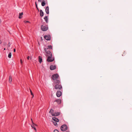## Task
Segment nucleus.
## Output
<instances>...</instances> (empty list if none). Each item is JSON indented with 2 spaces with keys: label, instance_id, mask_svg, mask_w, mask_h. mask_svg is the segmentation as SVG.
I'll return each instance as SVG.
<instances>
[{
  "label": "nucleus",
  "instance_id": "f257e3e1",
  "mask_svg": "<svg viewBox=\"0 0 132 132\" xmlns=\"http://www.w3.org/2000/svg\"><path fill=\"white\" fill-rule=\"evenodd\" d=\"M60 129L62 131H65L68 129L67 126L65 124L61 126Z\"/></svg>",
  "mask_w": 132,
  "mask_h": 132
},
{
  "label": "nucleus",
  "instance_id": "f03ea898",
  "mask_svg": "<svg viewBox=\"0 0 132 132\" xmlns=\"http://www.w3.org/2000/svg\"><path fill=\"white\" fill-rule=\"evenodd\" d=\"M52 56H51L48 57L46 60L48 62H51L54 61L55 59L54 57Z\"/></svg>",
  "mask_w": 132,
  "mask_h": 132
},
{
  "label": "nucleus",
  "instance_id": "7ed1b4c3",
  "mask_svg": "<svg viewBox=\"0 0 132 132\" xmlns=\"http://www.w3.org/2000/svg\"><path fill=\"white\" fill-rule=\"evenodd\" d=\"M41 27L42 30L43 31H46L48 29V26L47 25H42Z\"/></svg>",
  "mask_w": 132,
  "mask_h": 132
},
{
  "label": "nucleus",
  "instance_id": "20e7f679",
  "mask_svg": "<svg viewBox=\"0 0 132 132\" xmlns=\"http://www.w3.org/2000/svg\"><path fill=\"white\" fill-rule=\"evenodd\" d=\"M59 77V75L57 74H53L52 75L51 77V79L53 80L57 79Z\"/></svg>",
  "mask_w": 132,
  "mask_h": 132
},
{
  "label": "nucleus",
  "instance_id": "39448f33",
  "mask_svg": "<svg viewBox=\"0 0 132 132\" xmlns=\"http://www.w3.org/2000/svg\"><path fill=\"white\" fill-rule=\"evenodd\" d=\"M46 52L45 55L46 56H52L51 52L49 51H45Z\"/></svg>",
  "mask_w": 132,
  "mask_h": 132
},
{
  "label": "nucleus",
  "instance_id": "423d86ee",
  "mask_svg": "<svg viewBox=\"0 0 132 132\" xmlns=\"http://www.w3.org/2000/svg\"><path fill=\"white\" fill-rule=\"evenodd\" d=\"M62 88V87L61 84L56 85L54 86V88L56 89H61Z\"/></svg>",
  "mask_w": 132,
  "mask_h": 132
},
{
  "label": "nucleus",
  "instance_id": "0eeeda50",
  "mask_svg": "<svg viewBox=\"0 0 132 132\" xmlns=\"http://www.w3.org/2000/svg\"><path fill=\"white\" fill-rule=\"evenodd\" d=\"M44 38L47 40H50L51 39V36L49 35H45L44 37Z\"/></svg>",
  "mask_w": 132,
  "mask_h": 132
},
{
  "label": "nucleus",
  "instance_id": "6e6552de",
  "mask_svg": "<svg viewBox=\"0 0 132 132\" xmlns=\"http://www.w3.org/2000/svg\"><path fill=\"white\" fill-rule=\"evenodd\" d=\"M52 49V46L51 45H48L46 46V48H44V51H47V49Z\"/></svg>",
  "mask_w": 132,
  "mask_h": 132
},
{
  "label": "nucleus",
  "instance_id": "1a4fd4ad",
  "mask_svg": "<svg viewBox=\"0 0 132 132\" xmlns=\"http://www.w3.org/2000/svg\"><path fill=\"white\" fill-rule=\"evenodd\" d=\"M53 83L55 85L60 84V80L58 79L55 80H54Z\"/></svg>",
  "mask_w": 132,
  "mask_h": 132
},
{
  "label": "nucleus",
  "instance_id": "9d476101",
  "mask_svg": "<svg viewBox=\"0 0 132 132\" xmlns=\"http://www.w3.org/2000/svg\"><path fill=\"white\" fill-rule=\"evenodd\" d=\"M31 120L32 123V124L31 125V127H32V128L35 130V131H36V129L35 127V126H36V125L33 122L32 119H31Z\"/></svg>",
  "mask_w": 132,
  "mask_h": 132
},
{
  "label": "nucleus",
  "instance_id": "9b49d317",
  "mask_svg": "<svg viewBox=\"0 0 132 132\" xmlns=\"http://www.w3.org/2000/svg\"><path fill=\"white\" fill-rule=\"evenodd\" d=\"M62 95V93L60 90L57 91L56 93V95L57 97H59L61 96Z\"/></svg>",
  "mask_w": 132,
  "mask_h": 132
},
{
  "label": "nucleus",
  "instance_id": "f8f14e48",
  "mask_svg": "<svg viewBox=\"0 0 132 132\" xmlns=\"http://www.w3.org/2000/svg\"><path fill=\"white\" fill-rule=\"evenodd\" d=\"M56 69V66L55 65H51L50 66V69L51 70H54Z\"/></svg>",
  "mask_w": 132,
  "mask_h": 132
},
{
  "label": "nucleus",
  "instance_id": "ddd939ff",
  "mask_svg": "<svg viewBox=\"0 0 132 132\" xmlns=\"http://www.w3.org/2000/svg\"><path fill=\"white\" fill-rule=\"evenodd\" d=\"M55 102H56L58 104H60L61 103V100L60 99H56L55 100Z\"/></svg>",
  "mask_w": 132,
  "mask_h": 132
},
{
  "label": "nucleus",
  "instance_id": "4468645a",
  "mask_svg": "<svg viewBox=\"0 0 132 132\" xmlns=\"http://www.w3.org/2000/svg\"><path fill=\"white\" fill-rule=\"evenodd\" d=\"M60 112H55L54 114H53V116H56L60 115Z\"/></svg>",
  "mask_w": 132,
  "mask_h": 132
},
{
  "label": "nucleus",
  "instance_id": "2eb2a0df",
  "mask_svg": "<svg viewBox=\"0 0 132 132\" xmlns=\"http://www.w3.org/2000/svg\"><path fill=\"white\" fill-rule=\"evenodd\" d=\"M52 119L55 122H58L59 121V120L56 117H53L52 118Z\"/></svg>",
  "mask_w": 132,
  "mask_h": 132
},
{
  "label": "nucleus",
  "instance_id": "dca6fc26",
  "mask_svg": "<svg viewBox=\"0 0 132 132\" xmlns=\"http://www.w3.org/2000/svg\"><path fill=\"white\" fill-rule=\"evenodd\" d=\"M45 11L47 14L49 13V9L48 6H47L45 9Z\"/></svg>",
  "mask_w": 132,
  "mask_h": 132
},
{
  "label": "nucleus",
  "instance_id": "f3484780",
  "mask_svg": "<svg viewBox=\"0 0 132 132\" xmlns=\"http://www.w3.org/2000/svg\"><path fill=\"white\" fill-rule=\"evenodd\" d=\"M40 15L41 17H42L44 15V12L41 10H40Z\"/></svg>",
  "mask_w": 132,
  "mask_h": 132
},
{
  "label": "nucleus",
  "instance_id": "a211bd4d",
  "mask_svg": "<svg viewBox=\"0 0 132 132\" xmlns=\"http://www.w3.org/2000/svg\"><path fill=\"white\" fill-rule=\"evenodd\" d=\"M39 61L40 63H41L42 61V59L41 56H39L38 57Z\"/></svg>",
  "mask_w": 132,
  "mask_h": 132
},
{
  "label": "nucleus",
  "instance_id": "6ab92c4d",
  "mask_svg": "<svg viewBox=\"0 0 132 132\" xmlns=\"http://www.w3.org/2000/svg\"><path fill=\"white\" fill-rule=\"evenodd\" d=\"M44 19L45 21L47 23L48 22V17L47 16H45L44 18Z\"/></svg>",
  "mask_w": 132,
  "mask_h": 132
},
{
  "label": "nucleus",
  "instance_id": "aec40b11",
  "mask_svg": "<svg viewBox=\"0 0 132 132\" xmlns=\"http://www.w3.org/2000/svg\"><path fill=\"white\" fill-rule=\"evenodd\" d=\"M54 110L52 109H51L49 111V113L51 114L52 116H53V114H54Z\"/></svg>",
  "mask_w": 132,
  "mask_h": 132
},
{
  "label": "nucleus",
  "instance_id": "412c9836",
  "mask_svg": "<svg viewBox=\"0 0 132 132\" xmlns=\"http://www.w3.org/2000/svg\"><path fill=\"white\" fill-rule=\"evenodd\" d=\"M45 1L44 0H43L41 3L42 5L44 6L45 5Z\"/></svg>",
  "mask_w": 132,
  "mask_h": 132
},
{
  "label": "nucleus",
  "instance_id": "4be33fe9",
  "mask_svg": "<svg viewBox=\"0 0 132 132\" xmlns=\"http://www.w3.org/2000/svg\"><path fill=\"white\" fill-rule=\"evenodd\" d=\"M23 14V13L22 12L21 13H20L19 14V18L20 19H21L22 17V16H22Z\"/></svg>",
  "mask_w": 132,
  "mask_h": 132
},
{
  "label": "nucleus",
  "instance_id": "5701e85b",
  "mask_svg": "<svg viewBox=\"0 0 132 132\" xmlns=\"http://www.w3.org/2000/svg\"><path fill=\"white\" fill-rule=\"evenodd\" d=\"M12 77L11 76H10L9 78V81L10 83H11L12 81Z\"/></svg>",
  "mask_w": 132,
  "mask_h": 132
},
{
  "label": "nucleus",
  "instance_id": "b1692460",
  "mask_svg": "<svg viewBox=\"0 0 132 132\" xmlns=\"http://www.w3.org/2000/svg\"><path fill=\"white\" fill-rule=\"evenodd\" d=\"M12 54L10 52L8 54V57L10 58H11V56Z\"/></svg>",
  "mask_w": 132,
  "mask_h": 132
},
{
  "label": "nucleus",
  "instance_id": "393cba45",
  "mask_svg": "<svg viewBox=\"0 0 132 132\" xmlns=\"http://www.w3.org/2000/svg\"><path fill=\"white\" fill-rule=\"evenodd\" d=\"M56 122H53V123L54 125L55 126H57V124Z\"/></svg>",
  "mask_w": 132,
  "mask_h": 132
},
{
  "label": "nucleus",
  "instance_id": "a878e982",
  "mask_svg": "<svg viewBox=\"0 0 132 132\" xmlns=\"http://www.w3.org/2000/svg\"><path fill=\"white\" fill-rule=\"evenodd\" d=\"M30 92L31 93V95H32L33 97L34 96V95L33 93H32V92L31 90L30 89Z\"/></svg>",
  "mask_w": 132,
  "mask_h": 132
},
{
  "label": "nucleus",
  "instance_id": "bb28decb",
  "mask_svg": "<svg viewBox=\"0 0 132 132\" xmlns=\"http://www.w3.org/2000/svg\"><path fill=\"white\" fill-rule=\"evenodd\" d=\"M11 45V44L10 43V42H9L8 44V47H10Z\"/></svg>",
  "mask_w": 132,
  "mask_h": 132
},
{
  "label": "nucleus",
  "instance_id": "cd10ccee",
  "mask_svg": "<svg viewBox=\"0 0 132 132\" xmlns=\"http://www.w3.org/2000/svg\"><path fill=\"white\" fill-rule=\"evenodd\" d=\"M54 132H59V131L57 130V129H55L54 130Z\"/></svg>",
  "mask_w": 132,
  "mask_h": 132
},
{
  "label": "nucleus",
  "instance_id": "c85d7f7f",
  "mask_svg": "<svg viewBox=\"0 0 132 132\" xmlns=\"http://www.w3.org/2000/svg\"><path fill=\"white\" fill-rule=\"evenodd\" d=\"M24 22L25 23H27L28 22H30L29 21H24Z\"/></svg>",
  "mask_w": 132,
  "mask_h": 132
},
{
  "label": "nucleus",
  "instance_id": "c756f323",
  "mask_svg": "<svg viewBox=\"0 0 132 132\" xmlns=\"http://www.w3.org/2000/svg\"><path fill=\"white\" fill-rule=\"evenodd\" d=\"M35 4H36V7H37V9H38V10L39 11V9L38 8L37 6L36 2V3H35Z\"/></svg>",
  "mask_w": 132,
  "mask_h": 132
},
{
  "label": "nucleus",
  "instance_id": "7c9ffc66",
  "mask_svg": "<svg viewBox=\"0 0 132 132\" xmlns=\"http://www.w3.org/2000/svg\"><path fill=\"white\" fill-rule=\"evenodd\" d=\"M30 58V57L29 56H28L27 57V59L28 60H29Z\"/></svg>",
  "mask_w": 132,
  "mask_h": 132
},
{
  "label": "nucleus",
  "instance_id": "2f4dec72",
  "mask_svg": "<svg viewBox=\"0 0 132 132\" xmlns=\"http://www.w3.org/2000/svg\"><path fill=\"white\" fill-rule=\"evenodd\" d=\"M20 62L21 64H22V60L21 59L20 60Z\"/></svg>",
  "mask_w": 132,
  "mask_h": 132
},
{
  "label": "nucleus",
  "instance_id": "473e14b6",
  "mask_svg": "<svg viewBox=\"0 0 132 132\" xmlns=\"http://www.w3.org/2000/svg\"><path fill=\"white\" fill-rule=\"evenodd\" d=\"M13 51L14 52H15V48L14 49Z\"/></svg>",
  "mask_w": 132,
  "mask_h": 132
},
{
  "label": "nucleus",
  "instance_id": "72a5a7b5",
  "mask_svg": "<svg viewBox=\"0 0 132 132\" xmlns=\"http://www.w3.org/2000/svg\"><path fill=\"white\" fill-rule=\"evenodd\" d=\"M6 43H5L4 44V45H5H5H6Z\"/></svg>",
  "mask_w": 132,
  "mask_h": 132
},
{
  "label": "nucleus",
  "instance_id": "f704fd0d",
  "mask_svg": "<svg viewBox=\"0 0 132 132\" xmlns=\"http://www.w3.org/2000/svg\"><path fill=\"white\" fill-rule=\"evenodd\" d=\"M38 2H41L42 1V0H38Z\"/></svg>",
  "mask_w": 132,
  "mask_h": 132
},
{
  "label": "nucleus",
  "instance_id": "c9c22d12",
  "mask_svg": "<svg viewBox=\"0 0 132 132\" xmlns=\"http://www.w3.org/2000/svg\"><path fill=\"white\" fill-rule=\"evenodd\" d=\"M2 43V42H1V40H0V44H1Z\"/></svg>",
  "mask_w": 132,
  "mask_h": 132
},
{
  "label": "nucleus",
  "instance_id": "e433bc0d",
  "mask_svg": "<svg viewBox=\"0 0 132 132\" xmlns=\"http://www.w3.org/2000/svg\"><path fill=\"white\" fill-rule=\"evenodd\" d=\"M4 50H6V48H4Z\"/></svg>",
  "mask_w": 132,
  "mask_h": 132
},
{
  "label": "nucleus",
  "instance_id": "4c0bfd02",
  "mask_svg": "<svg viewBox=\"0 0 132 132\" xmlns=\"http://www.w3.org/2000/svg\"><path fill=\"white\" fill-rule=\"evenodd\" d=\"M65 132H70L69 131H67Z\"/></svg>",
  "mask_w": 132,
  "mask_h": 132
}]
</instances>
